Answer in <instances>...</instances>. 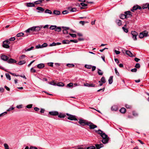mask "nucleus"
Instances as JSON below:
<instances>
[{"mask_svg": "<svg viewBox=\"0 0 149 149\" xmlns=\"http://www.w3.org/2000/svg\"><path fill=\"white\" fill-rule=\"evenodd\" d=\"M148 33L146 31L140 33L139 35V37L140 38H142L144 37H146L148 36Z\"/></svg>", "mask_w": 149, "mask_h": 149, "instance_id": "1", "label": "nucleus"}, {"mask_svg": "<svg viewBox=\"0 0 149 149\" xmlns=\"http://www.w3.org/2000/svg\"><path fill=\"white\" fill-rule=\"evenodd\" d=\"M10 43V42L9 40H6L3 42V47L6 48H8L9 47V45Z\"/></svg>", "mask_w": 149, "mask_h": 149, "instance_id": "2", "label": "nucleus"}, {"mask_svg": "<svg viewBox=\"0 0 149 149\" xmlns=\"http://www.w3.org/2000/svg\"><path fill=\"white\" fill-rule=\"evenodd\" d=\"M131 34L132 36V38L134 40H137V36L138 35V33L136 31H132Z\"/></svg>", "mask_w": 149, "mask_h": 149, "instance_id": "3", "label": "nucleus"}, {"mask_svg": "<svg viewBox=\"0 0 149 149\" xmlns=\"http://www.w3.org/2000/svg\"><path fill=\"white\" fill-rule=\"evenodd\" d=\"M78 122L80 125L82 126L87 125L88 123V122H86V120L82 119H79Z\"/></svg>", "mask_w": 149, "mask_h": 149, "instance_id": "4", "label": "nucleus"}, {"mask_svg": "<svg viewBox=\"0 0 149 149\" xmlns=\"http://www.w3.org/2000/svg\"><path fill=\"white\" fill-rule=\"evenodd\" d=\"M138 9L141 10L142 9V8L140 6L136 5L133 7L132 9H131V10L133 12H134L135 10Z\"/></svg>", "mask_w": 149, "mask_h": 149, "instance_id": "5", "label": "nucleus"}, {"mask_svg": "<svg viewBox=\"0 0 149 149\" xmlns=\"http://www.w3.org/2000/svg\"><path fill=\"white\" fill-rule=\"evenodd\" d=\"M87 125L89 126L90 128L91 129H93L97 127L96 125L91 122H88Z\"/></svg>", "mask_w": 149, "mask_h": 149, "instance_id": "6", "label": "nucleus"}, {"mask_svg": "<svg viewBox=\"0 0 149 149\" xmlns=\"http://www.w3.org/2000/svg\"><path fill=\"white\" fill-rule=\"evenodd\" d=\"M124 13L125 14L126 18L129 17H132L131 13L130 11H125V12Z\"/></svg>", "mask_w": 149, "mask_h": 149, "instance_id": "7", "label": "nucleus"}, {"mask_svg": "<svg viewBox=\"0 0 149 149\" xmlns=\"http://www.w3.org/2000/svg\"><path fill=\"white\" fill-rule=\"evenodd\" d=\"M31 28L32 31L38 32L40 30V28L38 26H33Z\"/></svg>", "mask_w": 149, "mask_h": 149, "instance_id": "8", "label": "nucleus"}, {"mask_svg": "<svg viewBox=\"0 0 149 149\" xmlns=\"http://www.w3.org/2000/svg\"><path fill=\"white\" fill-rule=\"evenodd\" d=\"M123 51V52H125L126 54L130 57H132L133 56V54L129 50H124Z\"/></svg>", "mask_w": 149, "mask_h": 149, "instance_id": "9", "label": "nucleus"}, {"mask_svg": "<svg viewBox=\"0 0 149 149\" xmlns=\"http://www.w3.org/2000/svg\"><path fill=\"white\" fill-rule=\"evenodd\" d=\"M67 118L68 119L70 120H78L76 118V116L72 115H71L70 116L68 117Z\"/></svg>", "mask_w": 149, "mask_h": 149, "instance_id": "10", "label": "nucleus"}, {"mask_svg": "<svg viewBox=\"0 0 149 149\" xmlns=\"http://www.w3.org/2000/svg\"><path fill=\"white\" fill-rule=\"evenodd\" d=\"M1 57L2 60L5 61H7L9 58V57L8 56L4 55H1Z\"/></svg>", "mask_w": 149, "mask_h": 149, "instance_id": "11", "label": "nucleus"}, {"mask_svg": "<svg viewBox=\"0 0 149 149\" xmlns=\"http://www.w3.org/2000/svg\"><path fill=\"white\" fill-rule=\"evenodd\" d=\"M49 113L53 116H56L58 115V113L56 111H50L49 112Z\"/></svg>", "mask_w": 149, "mask_h": 149, "instance_id": "12", "label": "nucleus"}, {"mask_svg": "<svg viewBox=\"0 0 149 149\" xmlns=\"http://www.w3.org/2000/svg\"><path fill=\"white\" fill-rule=\"evenodd\" d=\"M63 28H64V29L63 30V32L64 34H67L68 33V32L67 31L69 29V28L68 27H63Z\"/></svg>", "mask_w": 149, "mask_h": 149, "instance_id": "13", "label": "nucleus"}, {"mask_svg": "<svg viewBox=\"0 0 149 149\" xmlns=\"http://www.w3.org/2000/svg\"><path fill=\"white\" fill-rule=\"evenodd\" d=\"M17 61L15 60L12 58H10L7 61L8 63H15Z\"/></svg>", "mask_w": 149, "mask_h": 149, "instance_id": "14", "label": "nucleus"}, {"mask_svg": "<svg viewBox=\"0 0 149 149\" xmlns=\"http://www.w3.org/2000/svg\"><path fill=\"white\" fill-rule=\"evenodd\" d=\"M96 149H100V148L103 146V145L102 144H97L95 145Z\"/></svg>", "mask_w": 149, "mask_h": 149, "instance_id": "15", "label": "nucleus"}, {"mask_svg": "<svg viewBox=\"0 0 149 149\" xmlns=\"http://www.w3.org/2000/svg\"><path fill=\"white\" fill-rule=\"evenodd\" d=\"M84 86L88 87H94L95 85L93 84H88L87 83H86L84 84Z\"/></svg>", "mask_w": 149, "mask_h": 149, "instance_id": "16", "label": "nucleus"}, {"mask_svg": "<svg viewBox=\"0 0 149 149\" xmlns=\"http://www.w3.org/2000/svg\"><path fill=\"white\" fill-rule=\"evenodd\" d=\"M149 3H147L145 4H144L143 5L142 7V8H143V9L148 8Z\"/></svg>", "mask_w": 149, "mask_h": 149, "instance_id": "17", "label": "nucleus"}, {"mask_svg": "<svg viewBox=\"0 0 149 149\" xmlns=\"http://www.w3.org/2000/svg\"><path fill=\"white\" fill-rule=\"evenodd\" d=\"M37 67L39 68H42L45 67L44 64L43 63H40L37 65Z\"/></svg>", "mask_w": 149, "mask_h": 149, "instance_id": "18", "label": "nucleus"}, {"mask_svg": "<svg viewBox=\"0 0 149 149\" xmlns=\"http://www.w3.org/2000/svg\"><path fill=\"white\" fill-rule=\"evenodd\" d=\"M113 76H111L110 77L109 80H108V81H109V84H111L113 81Z\"/></svg>", "mask_w": 149, "mask_h": 149, "instance_id": "19", "label": "nucleus"}, {"mask_svg": "<svg viewBox=\"0 0 149 149\" xmlns=\"http://www.w3.org/2000/svg\"><path fill=\"white\" fill-rule=\"evenodd\" d=\"M102 142L104 144H106L108 141V138L103 139L102 140Z\"/></svg>", "mask_w": 149, "mask_h": 149, "instance_id": "20", "label": "nucleus"}, {"mask_svg": "<svg viewBox=\"0 0 149 149\" xmlns=\"http://www.w3.org/2000/svg\"><path fill=\"white\" fill-rule=\"evenodd\" d=\"M34 4L32 3H27V6L28 7H34Z\"/></svg>", "mask_w": 149, "mask_h": 149, "instance_id": "21", "label": "nucleus"}, {"mask_svg": "<svg viewBox=\"0 0 149 149\" xmlns=\"http://www.w3.org/2000/svg\"><path fill=\"white\" fill-rule=\"evenodd\" d=\"M120 111L121 113H124L126 112V109L125 108L123 107L120 110Z\"/></svg>", "mask_w": 149, "mask_h": 149, "instance_id": "22", "label": "nucleus"}, {"mask_svg": "<svg viewBox=\"0 0 149 149\" xmlns=\"http://www.w3.org/2000/svg\"><path fill=\"white\" fill-rule=\"evenodd\" d=\"M101 136L102 137L103 139L108 138L107 135L106 134L104 133H103L102 134H101Z\"/></svg>", "mask_w": 149, "mask_h": 149, "instance_id": "23", "label": "nucleus"}, {"mask_svg": "<svg viewBox=\"0 0 149 149\" xmlns=\"http://www.w3.org/2000/svg\"><path fill=\"white\" fill-rule=\"evenodd\" d=\"M117 24L119 26L122 25V22L121 20L119 19L116 20V21Z\"/></svg>", "mask_w": 149, "mask_h": 149, "instance_id": "24", "label": "nucleus"}, {"mask_svg": "<svg viewBox=\"0 0 149 149\" xmlns=\"http://www.w3.org/2000/svg\"><path fill=\"white\" fill-rule=\"evenodd\" d=\"M26 63V62L24 60L21 61L18 63V65H22L23 64H25Z\"/></svg>", "mask_w": 149, "mask_h": 149, "instance_id": "25", "label": "nucleus"}, {"mask_svg": "<svg viewBox=\"0 0 149 149\" xmlns=\"http://www.w3.org/2000/svg\"><path fill=\"white\" fill-rule=\"evenodd\" d=\"M69 10L70 11V12H76L77 10V9L75 8H68Z\"/></svg>", "mask_w": 149, "mask_h": 149, "instance_id": "26", "label": "nucleus"}, {"mask_svg": "<svg viewBox=\"0 0 149 149\" xmlns=\"http://www.w3.org/2000/svg\"><path fill=\"white\" fill-rule=\"evenodd\" d=\"M62 43L63 44H69L70 43V41L68 40H64L62 41Z\"/></svg>", "mask_w": 149, "mask_h": 149, "instance_id": "27", "label": "nucleus"}, {"mask_svg": "<svg viewBox=\"0 0 149 149\" xmlns=\"http://www.w3.org/2000/svg\"><path fill=\"white\" fill-rule=\"evenodd\" d=\"M120 18L121 19H123L125 18H126L125 14H121L120 15Z\"/></svg>", "mask_w": 149, "mask_h": 149, "instance_id": "28", "label": "nucleus"}, {"mask_svg": "<svg viewBox=\"0 0 149 149\" xmlns=\"http://www.w3.org/2000/svg\"><path fill=\"white\" fill-rule=\"evenodd\" d=\"M53 13L54 14L59 15L60 13V12L58 10H54V11Z\"/></svg>", "mask_w": 149, "mask_h": 149, "instance_id": "29", "label": "nucleus"}, {"mask_svg": "<svg viewBox=\"0 0 149 149\" xmlns=\"http://www.w3.org/2000/svg\"><path fill=\"white\" fill-rule=\"evenodd\" d=\"M56 25H51L49 27V29L52 30H55L56 28Z\"/></svg>", "mask_w": 149, "mask_h": 149, "instance_id": "30", "label": "nucleus"}, {"mask_svg": "<svg viewBox=\"0 0 149 149\" xmlns=\"http://www.w3.org/2000/svg\"><path fill=\"white\" fill-rule=\"evenodd\" d=\"M61 30V29L60 27H57L56 26V28L55 29V31L58 32H60Z\"/></svg>", "mask_w": 149, "mask_h": 149, "instance_id": "31", "label": "nucleus"}, {"mask_svg": "<svg viewBox=\"0 0 149 149\" xmlns=\"http://www.w3.org/2000/svg\"><path fill=\"white\" fill-rule=\"evenodd\" d=\"M65 116H66L65 114L62 113H60L59 115H58V117L60 118H63Z\"/></svg>", "mask_w": 149, "mask_h": 149, "instance_id": "32", "label": "nucleus"}, {"mask_svg": "<svg viewBox=\"0 0 149 149\" xmlns=\"http://www.w3.org/2000/svg\"><path fill=\"white\" fill-rule=\"evenodd\" d=\"M31 31H32L31 27L27 29L24 32L26 33H30Z\"/></svg>", "mask_w": 149, "mask_h": 149, "instance_id": "33", "label": "nucleus"}, {"mask_svg": "<svg viewBox=\"0 0 149 149\" xmlns=\"http://www.w3.org/2000/svg\"><path fill=\"white\" fill-rule=\"evenodd\" d=\"M36 9L37 10H39L42 12H43L44 11V9L41 7H38Z\"/></svg>", "mask_w": 149, "mask_h": 149, "instance_id": "34", "label": "nucleus"}, {"mask_svg": "<svg viewBox=\"0 0 149 149\" xmlns=\"http://www.w3.org/2000/svg\"><path fill=\"white\" fill-rule=\"evenodd\" d=\"M111 110L113 111H116L118 110L117 107L115 106H112L111 108Z\"/></svg>", "mask_w": 149, "mask_h": 149, "instance_id": "35", "label": "nucleus"}, {"mask_svg": "<svg viewBox=\"0 0 149 149\" xmlns=\"http://www.w3.org/2000/svg\"><path fill=\"white\" fill-rule=\"evenodd\" d=\"M95 132L100 134V136L101 135V134H102L103 133V132L100 130H96Z\"/></svg>", "mask_w": 149, "mask_h": 149, "instance_id": "36", "label": "nucleus"}, {"mask_svg": "<svg viewBox=\"0 0 149 149\" xmlns=\"http://www.w3.org/2000/svg\"><path fill=\"white\" fill-rule=\"evenodd\" d=\"M6 76V77L7 79H9V80H10L11 79V78L9 74L8 73H6L5 74Z\"/></svg>", "mask_w": 149, "mask_h": 149, "instance_id": "37", "label": "nucleus"}, {"mask_svg": "<svg viewBox=\"0 0 149 149\" xmlns=\"http://www.w3.org/2000/svg\"><path fill=\"white\" fill-rule=\"evenodd\" d=\"M100 81L103 83H105L106 82V80L104 77H102L100 80Z\"/></svg>", "mask_w": 149, "mask_h": 149, "instance_id": "38", "label": "nucleus"}, {"mask_svg": "<svg viewBox=\"0 0 149 149\" xmlns=\"http://www.w3.org/2000/svg\"><path fill=\"white\" fill-rule=\"evenodd\" d=\"M56 85L59 86H64V84L63 83L60 82L57 83Z\"/></svg>", "mask_w": 149, "mask_h": 149, "instance_id": "39", "label": "nucleus"}, {"mask_svg": "<svg viewBox=\"0 0 149 149\" xmlns=\"http://www.w3.org/2000/svg\"><path fill=\"white\" fill-rule=\"evenodd\" d=\"M24 35V33H17L16 35L17 37H20V36H22Z\"/></svg>", "mask_w": 149, "mask_h": 149, "instance_id": "40", "label": "nucleus"}, {"mask_svg": "<svg viewBox=\"0 0 149 149\" xmlns=\"http://www.w3.org/2000/svg\"><path fill=\"white\" fill-rule=\"evenodd\" d=\"M45 13H47L49 14H52V12L51 10L49 9H46L45 11Z\"/></svg>", "mask_w": 149, "mask_h": 149, "instance_id": "41", "label": "nucleus"}, {"mask_svg": "<svg viewBox=\"0 0 149 149\" xmlns=\"http://www.w3.org/2000/svg\"><path fill=\"white\" fill-rule=\"evenodd\" d=\"M97 73L99 75H102L103 74V73L102 72V71L100 69H98Z\"/></svg>", "mask_w": 149, "mask_h": 149, "instance_id": "42", "label": "nucleus"}, {"mask_svg": "<svg viewBox=\"0 0 149 149\" xmlns=\"http://www.w3.org/2000/svg\"><path fill=\"white\" fill-rule=\"evenodd\" d=\"M67 66L70 68H72L74 67V65L73 64L68 63L67 64Z\"/></svg>", "mask_w": 149, "mask_h": 149, "instance_id": "43", "label": "nucleus"}, {"mask_svg": "<svg viewBox=\"0 0 149 149\" xmlns=\"http://www.w3.org/2000/svg\"><path fill=\"white\" fill-rule=\"evenodd\" d=\"M122 29L124 31L125 33H127L128 32V29L125 28L124 27H123Z\"/></svg>", "mask_w": 149, "mask_h": 149, "instance_id": "44", "label": "nucleus"}, {"mask_svg": "<svg viewBox=\"0 0 149 149\" xmlns=\"http://www.w3.org/2000/svg\"><path fill=\"white\" fill-rule=\"evenodd\" d=\"M41 46L42 48L46 47L47 46V43H45L41 45Z\"/></svg>", "mask_w": 149, "mask_h": 149, "instance_id": "45", "label": "nucleus"}, {"mask_svg": "<svg viewBox=\"0 0 149 149\" xmlns=\"http://www.w3.org/2000/svg\"><path fill=\"white\" fill-rule=\"evenodd\" d=\"M85 67L87 69H91L92 68V65H85Z\"/></svg>", "mask_w": 149, "mask_h": 149, "instance_id": "46", "label": "nucleus"}, {"mask_svg": "<svg viewBox=\"0 0 149 149\" xmlns=\"http://www.w3.org/2000/svg\"><path fill=\"white\" fill-rule=\"evenodd\" d=\"M5 149H9V147L8 145L6 143H4V144Z\"/></svg>", "mask_w": 149, "mask_h": 149, "instance_id": "47", "label": "nucleus"}, {"mask_svg": "<svg viewBox=\"0 0 149 149\" xmlns=\"http://www.w3.org/2000/svg\"><path fill=\"white\" fill-rule=\"evenodd\" d=\"M25 57V55H22V56H21L20 57H19V58L20 59H23Z\"/></svg>", "mask_w": 149, "mask_h": 149, "instance_id": "48", "label": "nucleus"}, {"mask_svg": "<svg viewBox=\"0 0 149 149\" xmlns=\"http://www.w3.org/2000/svg\"><path fill=\"white\" fill-rule=\"evenodd\" d=\"M132 114L134 116H137L138 115V114L135 111H133L132 112Z\"/></svg>", "mask_w": 149, "mask_h": 149, "instance_id": "49", "label": "nucleus"}, {"mask_svg": "<svg viewBox=\"0 0 149 149\" xmlns=\"http://www.w3.org/2000/svg\"><path fill=\"white\" fill-rule=\"evenodd\" d=\"M135 67H136V68H139L140 67V65L139 63H137L136 64Z\"/></svg>", "mask_w": 149, "mask_h": 149, "instance_id": "50", "label": "nucleus"}, {"mask_svg": "<svg viewBox=\"0 0 149 149\" xmlns=\"http://www.w3.org/2000/svg\"><path fill=\"white\" fill-rule=\"evenodd\" d=\"M31 72L34 73L36 72V70L33 68H32L31 69Z\"/></svg>", "mask_w": 149, "mask_h": 149, "instance_id": "51", "label": "nucleus"}, {"mask_svg": "<svg viewBox=\"0 0 149 149\" xmlns=\"http://www.w3.org/2000/svg\"><path fill=\"white\" fill-rule=\"evenodd\" d=\"M49 84L50 85H54V86L56 85V83L55 82H54V81L49 82Z\"/></svg>", "mask_w": 149, "mask_h": 149, "instance_id": "52", "label": "nucleus"}, {"mask_svg": "<svg viewBox=\"0 0 149 149\" xmlns=\"http://www.w3.org/2000/svg\"><path fill=\"white\" fill-rule=\"evenodd\" d=\"M79 22V23L83 25H84L85 23H87L88 22L84 21H80Z\"/></svg>", "mask_w": 149, "mask_h": 149, "instance_id": "53", "label": "nucleus"}, {"mask_svg": "<svg viewBox=\"0 0 149 149\" xmlns=\"http://www.w3.org/2000/svg\"><path fill=\"white\" fill-rule=\"evenodd\" d=\"M86 149H95V147L94 146H92L87 147Z\"/></svg>", "mask_w": 149, "mask_h": 149, "instance_id": "54", "label": "nucleus"}, {"mask_svg": "<svg viewBox=\"0 0 149 149\" xmlns=\"http://www.w3.org/2000/svg\"><path fill=\"white\" fill-rule=\"evenodd\" d=\"M80 4L81 6H82L84 7L86 6H87V4H85L83 2L81 3H80Z\"/></svg>", "mask_w": 149, "mask_h": 149, "instance_id": "55", "label": "nucleus"}, {"mask_svg": "<svg viewBox=\"0 0 149 149\" xmlns=\"http://www.w3.org/2000/svg\"><path fill=\"white\" fill-rule=\"evenodd\" d=\"M115 73H116V75H117L118 76H119V73L118 72V71H117L116 68H115Z\"/></svg>", "mask_w": 149, "mask_h": 149, "instance_id": "56", "label": "nucleus"}, {"mask_svg": "<svg viewBox=\"0 0 149 149\" xmlns=\"http://www.w3.org/2000/svg\"><path fill=\"white\" fill-rule=\"evenodd\" d=\"M125 107L127 109H130L132 107L131 106L127 104L125 105Z\"/></svg>", "mask_w": 149, "mask_h": 149, "instance_id": "57", "label": "nucleus"}, {"mask_svg": "<svg viewBox=\"0 0 149 149\" xmlns=\"http://www.w3.org/2000/svg\"><path fill=\"white\" fill-rule=\"evenodd\" d=\"M69 35L72 37L75 38L76 37V34L69 33Z\"/></svg>", "mask_w": 149, "mask_h": 149, "instance_id": "58", "label": "nucleus"}, {"mask_svg": "<svg viewBox=\"0 0 149 149\" xmlns=\"http://www.w3.org/2000/svg\"><path fill=\"white\" fill-rule=\"evenodd\" d=\"M137 71V69L136 68H134L131 70V71L132 72H136Z\"/></svg>", "mask_w": 149, "mask_h": 149, "instance_id": "59", "label": "nucleus"}, {"mask_svg": "<svg viewBox=\"0 0 149 149\" xmlns=\"http://www.w3.org/2000/svg\"><path fill=\"white\" fill-rule=\"evenodd\" d=\"M73 86V84L72 83H69V84H68L67 85V86H68L69 87H72Z\"/></svg>", "mask_w": 149, "mask_h": 149, "instance_id": "60", "label": "nucleus"}, {"mask_svg": "<svg viewBox=\"0 0 149 149\" xmlns=\"http://www.w3.org/2000/svg\"><path fill=\"white\" fill-rule=\"evenodd\" d=\"M69 41L70 42H72L74 43H77L78 42V41L77 40H71Z\"/></svg>", "mask_w": 149, "mask_h": 149, "instance_id": "61", "label": "nucleus"}, {"mask_svg": "<svg viewBox=\"0 0 149 149\" xmlns=\"http://www.w3.org/2000/svg\"><path fill=\"white\" fill-rule=\"evenodd\" d=\"M32 104H29L26 106V107L27 108H31L32 107Z\"/></svg>", "mask_w": 149, "mask_h": 149, "instance_id": "62", "label": "nucleus"}, {"mask_svg": "<svg viewBox=\"0 0 149 149\" xmlns=\"http://www.w3.org/2000/svg\"><path fill=\"white\" fill-rule=\"evenodd\" d=\"M56 45V44L54 42H53L52 43L50 44L49 46H55Z\"/></svg>", "mask_w": 149, "mask_h": 149, "instance_id": "63", "label": "nucleus"}, {"mask_svg": "<svg viewBox=\"0 0 149 149\" xmlns=\"http://www.w3.org/2000/svg\"><path fill=\"white\" fill-rule=\"evenodd\" d=\"M29 149H38V148L36 147L31 146Z\"/></svg>", "mask_w": 149, "mask_h": 149, "instance_id": "64", "label": "nucleus"}]
</instances>
